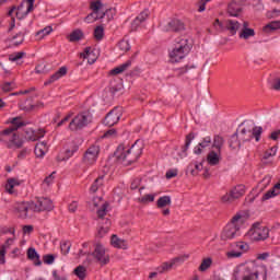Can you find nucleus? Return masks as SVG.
I'll use <instances>...</instances> for the list:
<instances>
[{
	"mask_svg": "<svg viewBox=\"0 0 280 280\" xmlns=\"http://www.w3.org/2000/svg\"><path fill=\"white\" fill-rule=\"evenodd\" d=\"M234 280H268V267L255 264L242 266L235 271Z\"/></svg>",
	"mask_w": 280,
	"mask_h": 280,
	"instance_id": "obj_1",
	"label": "nucleus"
},
{
	"mask_svg": "<svg viewBox=\"0 0 280 280\" xmlns=\"http://www.w3.org/2000/svg\"><path fill=\"white\" fill-rule=\"evenodd\" d=\"M143 154V145H141L140 140H137L131 148L125 151L124 145H118L116 151V156L120 163L125 165H132V163H137L139 158Z\"/></svg>",
	"mask_w": 280,
	"mask_h": 280,
	"instance_id": "obj_2",
	"label": "nucleus"
},
{
	"mask_svg": "<svg viewBox=\"0 0 280 280\" xmlns=\"http://www.w3.org/2000/svg\"><path fill=\"white\" fill-rule=\"evenodd\" d=\"M11 126L2 130L0 139L3 140V137H9L10 143L15 145V148H23V140L19 138L15 133L19 128L25 126V121L21 120V117H15L10 120Z\"/></svg>",
	"mask_w": 280,
	"mask_h": 280,
	"instance_id": "obj_3",
	"label": "nucleus"
},
{
	"mask_svg": "<svg viewBox=\"0 0 280 280\" xmlns=\"http://www.w3.org/2000/svg\"><path fill=\"white\" fill-rule=\"evenodd\" d=\"M242 218V214H235L230 223L225 225L221 233V240L223 242H226V240H234V237H237L240 235V219Z\"/></svg>",
	"mask_w": 280,
	"mask_h": 280,
	"instance_id": "obj_4",
	"label": "nucleus"
},
{
	"mask_svg": "<svg viewBox=\"0 0 280 280\" xmlns=\"http://www.w3.org/2000/svg\"><path fill=\"white\" fill-rule=\"evenodd\" d=\"M191 51L189 39H180L175 48L170 52L171 62H179Z\"/></svg>",
	"mask_w": 280,
	"mask_h": 280,
	"instance_id": "obj_5",
	"label": "nucleus"
},
{
	"mask_svg": "<svg viewBox=\"0 0 280 280\" xmlns=\"http://www.w3.org/2000/svg\"><path fill=\"white\" fill-rule=\"evenodd\" d=\"M36 0H23L19 7L13 5L8 12V16H12L14 14L15 10V16L19 21H23L30 14L31 12H34V2Z\"/></svg>",
	"mask_w": 280,
	"mask_h": 280,
	"instance_id": "obj_6",
	"label": "nucleus"
},
{
	"mask_svg": "<svg viewBox=\"0 0 280 280\" xmlns=\"http://www.w3.org/2000/svg\"><path fill=\"white\" fill-rule=\"evenodd\" d=\"M93 121V117L91 114L83 112L78 114L69 124V130L75 132L78 130H82V128H86L89 124Z\"/></svg>",
	"mask_w": 280,
	"mask_h": 280,
	"instance_id": "obj_7",
	"label": "nucleus"
},
{
	"mask_svg": "<svg viewBox=\"0 0 280 280\" xmlns=\"http://www.w3.org/2000/svg\"><path fill=\"white\" fill-rule=\"evenodd\" d=\"M32 211L40 213V211H54V201L49 198L38 197L35 201H32Z\"/></svg>",
	"mask_w": 280,
	"mask_h": 280,
	"instance_id": "obj_8",
	"label": "nucleus"
},
{
	"mask_svg": "<svg viewBox=\"0 0 280 280\" xmlns=\"http://www.w3.org/2000/svg\"><path fill=\"white\" fill-rule=\"evenodd\" d=\"M88 256L94 257L101 266H106V264H109L110 261V256L106 254V248L102 243H96L93 253H89Z\"/></svg>",
	"mask_w": 280,
	"mask_h": 280,
	"instance_id": "obj_9",
	"label": "nucleus"
},
{
	"mask_svg": "<svg viewBox=\"0 0 280 280\" xmlns=\"http://www.w3.org/2000/svg\"><path fill=\"white\" fill-rule=\"evenodd\" d=\"M264 133V128L262 127H257L255 126L252 131L250 130H246V128L241 130V135H242V141L246 142V141H252L253 138H255V140L257 142L260 141L261 139V135Z\"/></svg>",
	"mask_w": 280,
	"mask_h": 280,
	"instance_id": "obj_10",
	"label": "nucleus"
},
{
	"mask_svg": "<svg viewBox=\"0 0 280 280\" xmlns=\"http://www.w3.org/2000/svg\"><path fill=\"white\" fill-rule=\"evenodd\" d=\"M244 194H246V187L244 185H237L230 191V194H225L221 200L222 202H233V200L242 198Z\"/></svg>",
	"mask_w": 280,
	"mask_h": 280,
	"instance_id": "obj_11",
	"label": "nucleus"
},
{
	"mask_svg": "<svg viewBox=\"0 0 280 280\" xmlns=\"http://www.w3.org/2000/svg\"><path fill=\"white\" fill-rule=\"evenodd\" d=\"M13 209L18 218H20L21 220H27V213L28 211H32V201L16 202Z\"/></svg>",
	"mask_w": 280,
	"mask_h": 280,
	"instance_id": "obj_12",
	"label": "nucleus"
},
{
	"mask_svg": "<svg viewBox=\"0 0 280 280\" xmlns=\"http://www.w3.org/2000/svg\"><path fill=\"white\" fill-rule=\"evenodd\" d=\"M119 119H121V109L119 107H114L104 118L103 124L112 128L116 124H119Z\"/></svg>",
	"mask_w": 280,
	"mask_h": 280,
	"instance_id": "obj_13",
	"label": "nucleus"
},
{
	"mask_svg": "<svg viewBox=\"0 0 280 280\" xmlns=\"http://www.w3.org/2000/svg\"><path fill=\"white\" fill-rule=\"evenodd\" d=\"M97 156H100V145H92L85 151L83 163L93 165L97 161Z\"/></svg>",
	"mask_w": 280,
	"mask_h": 280,
	"instance_id": "obj_14",
	"label": "nucleus"
},
{
	"mask_svg": "<svg viewBox=\"0 0 280 280\" xmlns=\"http://www.w3.org/2000/svg\"><path fill=\"white\" fill-rule=\"evenodd\" d=\"M242 23L235 20H225L224 24H221V32H229L231 36H235L240 32Z\"/></svg>",
	"mask_w": 280,
	"mask_h": 280,
	"instance_id": "obj_15",
	"label": "nucleus"
},
{
	"mask_svg": "<svg viewBox=\"0 0 280 280\" xmlns=\"http://www.w3.org/2000/svg\"><path fill=\"white\" fill-rule=\"evenodd\" d=\"M242 12L244 9L236 1H232L228 5V14L229 16H234L235 19H240L242 16Z\"/></svg>",
	"mask_w": 280,
	"mask_h": 280,
	"instance_id": "obj_16",
	"label": "nucleus"
},
{
	"mask_svg": "<svg viewBox=\"0 0 280 280\" xmlns=\"http://www.w3.org/2000/svg\"><path fill=\"white\" fill-rule=\"evenodd\" d=\"M243 27L238 34V38H243V40H248V38H253L255 36V30L249 28V23L248 21H243L242 23Z\"/></svg>",
	"mask_w": 280,
	"mask_h": 280,
	"instance_id": "obj_17",
	"label": "nucleus"
},
{
	"mask_svg": "<svg viewBox=\"0 0 280 280\" xmlns=\"http://www.w3.org/2000/svg\"><path fill=\"white\" fill-rule=\"evenodd\" d=\"M68 71H69V69L66 66L59 68V70L57 72H55L52 75H50V78L47 81H45L44 85L49 86V84H52V82L60 80V78H65V75H67Z\"/></svg>",
	"mask_w": 280,
	"mask_h": 280,
	"instance_id": "obj_18",
	"label": "nucleus"
},
{
	"mask_svg": "<svg viewBox=\"0 0 280 280\" xmlns=\"http://www.w3.org/2000/svg\"><path fill=\"white\" fill-rule=\"evenodd\" d=\"M253 240L255 242H261L264 240H268L270 236V230L268 228L258 229L252 233Z\"/></svg>",
	"mask_w": 280,
	"mask_h": 280,
	"instance_id": "obj_19",
	"label": "nucleus"
},
{
	"mask_svg": "<svg viewBox=\"0 0 280 280\" xmlns=\"http://www.w3.org/2000/svg\"><path fill=\"white\" fill-rule=\"evenodd\" d=\"M166 32H185V23L180 20H172L166 26Z\"/></svg>",
	"mask_w": 280,
	"mask_h": 280,
	"instance_id": "obj_20",
	"label": "nucleus"
},
{
	"mask_svg": "<svg viewBox=\"0 0 280 280\" xmlns=\"http://www.w3.org/2000/svg\"><path fill=\"white\" fill-rule=\"evenodd\" d=\"M148 16H150V10L145 9L132 21L131 28L137 31L139 25L148 20Z\"/></svg>",
	"mask_w": 280,
	"mask_h": 280,
	"instance_id": "obj_21",
	"label": "nucleus"
},
{
	"mask_svg": "<svg viewBox=\"0 0 280 280\" xmlns=\"http://www.w3.org/2000/svg\"><path fill=\"white\" fill-rule=\"evenodd\" d=\"M27 259L34 261V266H43V261L40 260V255L36 252V248L30 247L26 252Z\"/></svg>",
	"mask_w": 280,
	"mask_h": 280,
	"instance_id": "obj_22",
	"label": "nucleus"
},
{
	"mask_svg": "<svg viewBox=\"0 0 280 280\" xmlns=\"http://www.w3.org/2000/svg\"><path fill=\"white\" fill-rule=\"evenodd\" d=\"M130 67H132V59H129L125 63L112 69L109 71V75H119V73H124V71H128Z\"/></svg>",
	"mask_w": 280,
	"mask_h": 280,
	"instance_id": "obj_23",
	"label": "nucleus"
},
{
	"mask_svg": "<svg viewBox=\"0 0 280 280\" xmlns=\"http://www.w3.org/2000/svg\"><path fill=\"white\" fill-rule=\"evenodd\" d=\"M21 110H25L26 113H30V110H34V108H36V105H34V98L33 97H28L25 101H22L19 104Z\"/></svg>",
	"mask_w": 280,
	"mask_h": 280,
	"instance_id": "obj_24",
	"label": "nucleus"
},
{
	"mask_svg": "<svg viewBox=\"0 0 280 280\" xmlns=\"http://www.w3.org/2000/svg\"><path fill=\"white\" fill-rule=\"evenodd\" d=\"M21 185V180H19L18 178L11 177L9 179H7V185H5V190L8 191V194H14V188L19 187Z\"/></svg>",
	"mask_w": 280,
	"mask_h": 280,
	"instance_id": "obj_25",
	"label": "nucleus"
},
{
	"mask_svg": "<svg viewBox=\"0 0 280 280\" xmlns=\"http://www.w3.org/2000/svg\"><path fill=\"white\" fill-rule=\"evenodd\" d=\"M112 246H114V248H121L122 250H126V248H128V244H126V241L118 238L117 234H113L112 235Z\"/></svg>",
	"mask_w": 280,
	"mask_h": 280,
	"instance_id": "obj_26",
	"label": "nucleus"
},
{
	"mask_svg": "<svg viewBox=\"0 0 280 280\" xmlns=\"http://www.w3.org/2000/svg\"><path fill=\"white\" fill-rule=\"evenodd\" d=\"M220 152L210 151L207 155V161L209 165H219L220 164Z\"/></svg>",
	"mask_w": 280,
	"mask_h": 280,
	"instance_id": "obj_27",
	"label": "nucleus"
},
{
	"mask_svg": "<svg viewBox=\"0 0 280 280\" xmlns=\"http://www.w3.org/2000/svg\"><path fill=\"white\" fill-rule=\"evenodd\" d=\"M224 147V138L220 135L213 137L212 148H214L219 154H222V148Z\"/></svg>",
	"mask_w": 280,
	"mask_h": 280,
	"instance_id": "obj_28",
	"label": "nucleus"
},
{
	"mask_svg": "<svg viewBox=\"0 0 280 280\" xmlns=\"http://www.w3.org/2000/svg\"><path fill=\"white\" fill-rule=\"evenodd\" d=\"M25 34H27V28H24V31L14 35L12 38V45L14 47H19V45H23V40H25Z\"/></svg>",
	"mask_w": 280,
	"mask_h": 280,
	"instance_id": "obj_29",
	"label": "nucleus"
},
{
	"mask_svg": "<svg viewBox=\"0 0 280 280\" xmlns=\"http://www.w3.org/2000/svg\"><path fill=\"white\" fill-rule=\"evenodd\" d=\"M82 38H84V32L80 28L72 31V34L68 36L70 43H78V40H82Z\"/></svg>",
	"mask_w": 280,
	"mask_h": 280,
	"instance_id": "obj_30",
	"label": "nucleus"
},
{
	"mask_svg": "<svg viewBox=\"0 0 280 280\" xmlns=\"http://www.w3.org/2000/svg\"><path fill=\"white\" fill-rule=\"evenodd\" d=\"M172 206V197L170 196H162L156 201L158 209H165V207Z\"/></svg>",
	"mask_w": 280,
	"mask_h": 280,
	"instance_id": "obj_31",
	"label": "nucleus"
},
{
	"mask_svg": "<svg viewBox=\"0 0 280 280\" xmlns=\"http://www.w3.org/2000/svg\"><path fill=\"white\" fill-rule=\"evenodd\" d=\"M104 186V175L98 176L90 187L91 194H97V190Z\"/></svg>",
	"mask_w": 280,
	"mask_h": 280,
	"instance_id": "obj_32",
	"label": "nucleus"
},
{
	"mask_svg": "<svg viewBox=\"0 0 280 280\" xmlns=\"http://www.w3.org/2000/svg\"><path fill=\"white\" fill-rule=\"evenodd\" d=\"M91 56H93V50H91V47H85L84 51L80 52V58H83L84 60L88 59L89 65H94L97 59H91Z\"/></svg>",
	"mask_w": 280,
	"mask_h": 280,
	"instance_id": "obj_33",
	"label": "nucleus"
},
{
	"mask_svg": "<svg viewBox=\"0 0 280 280\" xmlns=\"http://www.w3.org/2000/svg\"><path fill=\"white\" fill-rule=\"evenodd\" d=\"M108 231H110V220L107 219L105 221V226L102 225L98 228L96 237H100V238L104 237V235L108 234Z\"/></svg>",
	"mask_w": 280,
	"mask_h": 280,
	"instance_id": "obj_34",
	"label": "nucleus"
},
{
	"mask_svg": "<svg viewBox=\"0 0 280 280\" xmlns=\"http://www.w3.org/2000/svg\"><path fill=\"white\" fill-rule=\"evenodd\" d=\"M73 275H75V277H78V279L80 280L86 279V267L82 265L78 266L77 268H74Z\"/></svg>",
	"mask_w": 280,
	"mask_h": 280,
	"instance_id": "obj_35",
	"label": "nucleus"
},
{
	"mask_svg": "<svg viewBox=\"0 0 280 280\" xmlns=\"http://www.w3.org/2000/svg\"><path fill=\"white\" fill-rule=\"evenodd\" d=\"M200 170H202V163H190L187 166V172H190L191 176H198V172H200Z\"/></svg>",
	"mask_w": 280,
	"mask_h": 280,
	"instance_id": "obj_36",
	"label": "nucleus"
},
{
	"mask_svg": "<svg viewBox=\"0 0 280 280\" xmlns=\"http://www.w3.org/2000/svg\"><path fill=\"white\" fill-rule=\"evenodd\" d=\"M78 150H79L78 145H73L71 149H67L65 151V156L63 158L58 156V161H69V159H71V156L75 154Z\"/></svg>",
	"mask_w": 280,
	"mask_h": 280,
	"instance_id": "obj_37",
	"label": "nucleus"
},
{
	"mask_svg": "<svg viewBox=\"0 0 280 280\" xmlns=\"http://www.w3.org/2000/svg\"><path fill=\"white\" fill-rule=\"evenodd\" d=\"M117 14L116 8H109L106 11L101 13V18L104 19V16H107L108 21H113L115 19V15Z\"/></svg>",
	"mask_w": 280,
	"mask_h": 280,
	"instance_id": "obj_38",
	"label": "nucleus"
},
{
	"mask_svg": "<svg viewBox=\"0 0 280 280\" xmlns=\"http://www.w3.org/2000/svg\"><path fill=\"white\" fill-rule=\"evenodd\" d=\"M276 30H280V21H272L262 28L264 32H276Z\"/></svg>",
	"mask_w": 280,
	"mask_h": 280,
	"instance_id": "obj_39",
	"label": "nucleus"
},
{
	"mask_svg": "<svg viewBox=\"0 0 280 280\" xmlns=\"http://www.w3.org/2000/svg\"><path fill=\"white\" fill-rule=\"evenodd\" d=\"M211 264H213L211 258H205L199 266V272H207L211 268Z\"/></svg>",
	"mask_w": 280,
	"mask_h": 280,
	"instance_id": "obj_40",
	"label": "nucleus"
},
{
	"mask_svg": "<svg viewBox=\"0 0 280 280\" xmlns=\"http://www.w3.org/2000/svg\"><path fill=\"white\" fill-rule=\"evenodd\" d=\"M230 148L232 150H237L242 144L240 143V140L237 139V131L231 136L230 141H229Z\"/></svg>",
	"mask_w": 280,
	"mask_h": 280,
	"instance_id": "obj_41",
	"label": "nucleus"
},
{
	"mask_svg": "<svg viewBox=\"0 0 280 280\" xmlns=\"http://www.w3.org/2000/svg\"><path fill=\"white\" fill-rule=\"evenodd\" d=\"M189 259V255H184V256H177L168 262L171 265V268L174 266H178V264H185V260Z\"/></svg>",
	"mask_w": 280,
	"mask_h": 280,
	"instance_id": "obj_42",
	"label": "nucleus"
},
{
	"mask_svg": "<svg viewBox=\"0 0 280 280\" xmlns=\"http://www.w3.org/2000/svg\"><path fill=\"white\" fill-rule=\"evenodd\" d=\"M104 4L102 3V0H96V1H92L90 3V9L94 11V13L96 14H102V12H100V10H102V7Z\"/></svg>",
	"mask_w": 280,
	"mask_h": 280,
	"instance_id": "obj_43",
	"label": "nucleus"
},
{
	"mask_svg": "<svg viewBox=\"0 0 280 280\" xmlns=\"http://www.w3.org/2000/svg\"><path fill=\"white\" fill-rule=\"evenodd\" d=\"M196 139V133L190 132L186 136V142L182 149V152H187L189 150V147L191 145V140Z\"/></svg>",
	"mask_w": 280,
	"mask_h": 280,
	"instance_id": "obj_44",
	"label": "nucleus"
},
{
	"mask_svg": "<svg viewBox=\"0 0 280 280\" xmlns=\"http://www.w3.org/2000/svg\"><path fill=\"white\" fill-rule=\"evenodd\" d=\"M102 16V13H95L94 11H92V13L88 14L85 18L86 23H95V21H100V19Z\"/></svg>",
	"mask_w": 280,
	"mask_h": 280,
	"instance_id": "obj_45",
	"label": "nucleus"
},
{
	"mask_svg": "<svg viewBox=\"0 0 280 280\" xmlns=\"http://www.w3.org/2000/svg\"><path fill=\"white\" fill-rule=\"evenodd\" d=\"M155 270H156L158 275H163V273L167 272L168 270H172V265H170V262H163L162 265L156 267Z\"/></svg>",
	"mask_w": 280,
	"mask_h": 280,
	"instance_id": "obj_46",
	"label": "nucleus"
},
{
	"mask_svg": "<svg viewBox=\"0 0 280 280\" xmlns=\"http://www.w3.org/2000/svg\"><path fill=\"white\" fill-rule=\"evenodd\" d=\"M94 38H95V40H102L104 38V26L98 25L95 27Z\"/></svg>",
	"mask_w": 280,
	"mask_h": 280,
	"instance_id": "obj_47",
	"label": "nucleus"
},
{
	"mask_svg": "<svg viewBox=\"0 0 280 280\" xmlns=\"http://www.w3.org/2000/svg\"><path fill=\"white\" fill-rule=\"evenodd\" d=\"M25 140L26 141H38V136L36 135V132H34V130L26 129L25 130Z\"/></svg>",
	"mask_w": 280,
	"mask_h": 280,
	"instance_id": "obj_48",
	"label": "nucleus"
},
{
	"mask_svg": "<svg viewBox=\"0 0 280 280\" xmlns=\"http://www.w3.org/2000/svg\"><path fill=\"white\" fill-rule=\"evenodd\" d=\"M22 58H25V51L13 52L9 56L11 62H18V60H21Z\"/></svg>",
	"mask_w": 280,
	"mask_h": 280,
	"instance_id": "obj_49",
	"label": "nucleus"
},
{
	"mask_svg": "<svg viewBox=\"0 0 280 280\" xmlns=\"http://www.w3.org/2000/svg\"><path fill=\"white\" fill-rule=\"evenodd\" d=\"M56 257H57L56 254H46L43 256V261L47 266H51V264L56 261Z\"/></svg>",
	"mask_w": 280,
	"mask_h": 280,
	"instance_id": "obj_50",
	"label": "nucleus"
},
{
	"mask_svg": "<svg viewBox=\"0 0 280 280\" xmlns=\"http://www.w3.org/2000/svg\"><path fill=\"white\" fill-rule=\"evenodd\" d=\"M45 152H47V149L43 148V144L35 145V156L43 159V156H45Z\"/></svg>",
	"mask_w": 280,
	"mask_h": 280,
	"instance_id": "obj_51",
	"label": "nucleus"
},
{
	"mask_svg": "<svg viewBox=\"0 0 280 280\" xmlns=\"http://www.w3.org/2000/svg\"><path fill=\"white\" fill-rule=\"evenodd\" d=\"M107 211H108V202H105L102 205L101 209H98L96 213L98 218L102 220L106 215Z\"/></svg>",
	"mask_w": 280,
	"mask_h": 280,
	"instance_id": "obj_52",
	"label": "nucleus"
},
{
	"mask_svg": "<svg viewBox=\"0 0 280 280\" xmlns=\"http://www.w3.org/2000/svg\"><path fill=\"white\" fill-rule=\"evenodd\" d=\"M118 49H120V51L125 52L126 51H130V43H128V40H120L118 43Z\"/></svg>",
	"mask_w": 280,
	"mask_h": 280,
	"instance_id": "obj_53",
	"label": "nucleus"
},
{
	"mask_svg": "<svg viewBox=\"0 0 280 280\" xmlns=\"http://www.w3.org/2000/svg\"><path fill=\"white\" fill-rule=\"evenodd\" d=\"M62 255H69V250H71V242L65 241L60 245Z\"/></svg>",
	"mask_w": 280,
	"mask_h": 280,
	"instance_id": "obj_54",
	"label": "nucleus"
},
{
	"mask_svg": "<svg viewBox=\"0 0 280 280\" xmlns=\"http://www.w3.org/2000/svg\"><path fill=\"white\" fill-rule=\"evenodd\" d=\"M16 84L14 82H5L2 84V91L4 93H10V91H14Z\"/></svg>",
	"mask_w": 280,
	"mask_h": 280,
	"instance_id": "obj_55",
	"label": "nucleus"
},
{
	"mask_svg": "<svg viewBox=\"0 0 280 280\" xmlns=\"http://www.w3.org/2000/svg\"><path fill=\"white\" fill-rule=\"evenodd\" d=\"M275 196H279V191H276L271 188L262 196L261 200L265 202V200H270V198H275Z\"/></svg>",
	"mask_w": 280,
	"mask_h": 280,
	"instance_id": "obj_56",
	"label": "nucleus"
},
{
	"mask_svg": "<svg viewBox=\"0 0 280 280\" xmlns=\"http://www.w3.org/2000/svg\"><path fill=\"white\" fill-rule=\"evenodd\" d=\"M138 202L148 205V202H154V195H144L142 198H138Z\"/></svg>",
	"mask_w": 280,
	"mask_h": 280,
	"instance_id": "obj_57",
	"label": "nucleus"
},
{
	"mask_svg": "<svg viewBox=\"0 0 280 280\" xmlns=\"http://www.w3.org/2000/svg\"><path fill=\"white\" fill-rule=\"evenodd\" d=\"M52 32H54V28L51 26H46L43 30L37 32V36H40V34L42 36H49V34Z\"/></svg>",
	"mask_w": 280,
	"mask_h": 280,
	"instance_id": "obj_58",
	"label": "nucleus"
},
{
	"mask_svg": "<svg viewBox=\"0 0 280 280\" xmlns=\"http://www.w3.org/2000/svg\"><path fill=\"white\" fill-rule=\"evenodd\" d=\"M276 154H277V147H272V148H270V150H268V151H266V152L264 153L262 159H264L265 161H267V159H268L269 156H275Z\"/></svg>",
	"mask_w": 280,
	"mask_h": 280,
	"instance_id": "obj_59",
	"label": "nucleus"
},
{
	"mask_svg": "<svg viewBox=\"0 0 280 280\" xmlns=\"http://www.w3.org/2000/svg\"><path fill=\"white\" fill-rule=\"evenodd\" d=\"M8 249H5V245L0 246V266H3L5 264V253Z\"/></svg>",
	"mask_w": 280,
	"mask_h": 280,
	"instance_id": "obj_60",
	"label": "nucleus"
},
{
	"mask_svg": "<svg viewBox=\"0 0 280 280\" xmlns=\"http://www.w3.org/2000/svg\"><path fill=\"white\" fill-rule=\"evenodd\" d=\"M236 248H240V250H242L243 253H246V252H248L249 246H248V243L237 242Z\"/></svg>",
	"mask_w": 280,
	"mask_h": 280,
	"instance_id": "obj_61",
	"label": "nucleus"
},
{
	"mask_svg": "<svg viewBox=\"0 0 280 280\" xmlns=\"http://www.w3.org/2000/svg\"><path fill=\"white\" fill-rule=\"evenodd\" d=\"M189 69H196V66L195 65H187V66H185V68H179L178 69V75H183V74H185V73H188L189 72Z\"/></svg>",
	"mask_w": 280,
	"mask_h": 280,
	"instance_id": "obj_62",
	"label": "nucleus"
},
{
	"mask_svg": "<svg viewBox=\"0 0 280 280\" xmlns=\"http://www.w3.org/2000/svg\"><path fill=\"white\" fill-rule=\"evenodd\" d=\"M211 145V137H206L203 140L199 143V148H209Z\"/></svg>",
	"mask_w": 280,
	"mask_h": 280,
	"instance_id": "obj_63",
	"label": "nucleus"
},
{
	"mask_svg": "<svg viewBox=\"0 0 280 280\" xmlns=\"http://www.w3.org/2000/svg\"><path fill=\"white\" fill-rule=\"evenodd\" d=\"M139 187H141V178H135L131 182L130 189L135 190V189H139Z\"/></svg>",
	"mask_w": 280,
	"mask_h": 280,
	"instance_id": "obj_64",
	"label": "nucleus"
}]
</instances>
